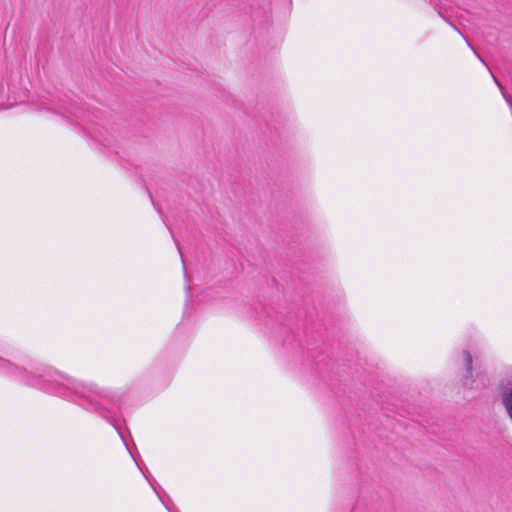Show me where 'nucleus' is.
Segmentation results:
<instances>
[{
	"instance_id": "2",
	"label": "nucleus",
	"mask_w": 512,
	"mask_h": 512,
	"mask_svg": "<svg viewBox=\"0 0 512 512\" xmlns=\"http://www.w3.org/2000/svg\"><path fill=\"white\" fill-rule=\"evenodd\" d=\"M39 109L60 114L67 118L73 116L76 124L82 126L92 139L104 146H109L104 135L106 129L98 122L100 119L98 112H90L77 103H66L63 99H60L57 103L54 100L42 101Z\"/></svg>"
},
{
	"instance_id": "7",
	"label": "nucleus",
	"mask_w": 512,
	"mask_h": 512,
	"mask_svg": "<svg viewBox=\"0 0 512 512\" xmlns=\"http://www.w3.org/2000/svg\"><path fill=\"white\" fill-rule=\"evenodd\" d=\"M474 53L477 55V58H479L482 62H484V61L481 59L480 55H478V54L476 53V51H474Z\"/></svg>"
},
{
	"instance_id": "4",
	"label": "nucleus",
	"mask_w": 512,
	"mask_h": 512,
	"mask_svg": "<svg viewBox=\"0 0 512 512\" xmlns=\"http://www.w3.org/2000/svg\"><path fill=\"white\" fill-rule=\"evenodd\" d=\"M493 79H494L495 83L497 84V86L499 87V89L501 90V93H502L505 101L507 102V104L509 105L510 109L512 110V98H511V96L508 95L505 92L504 86L499 82V80L495 76H493Z\"/></svg>"
},
{
	"instance_id": "3",
	"label": "nucleus",
	"mask_w": 512,
	"mask_h": 512,
	"mask_svg": "<svg viewBox=\"0 0 512 512\" xmlns=\"http://www.w3.org/2000/svg\"><path fill=\"white\" fill-rule=\"evenodd\" d=\"M465 367H466V376L464 381V386L473 388V381L470 380L472 377V356L468 351L463 352Z\"/></svg>"
},
{
	"instance_id": "1",
	"label": "nucleus",
	"mask_w": 512,
	"mask_h": 512,
	"mask_svg": "<svg viewBox=\"0 0 512 512\" xmlns=\"http://www.w3.org/2000/svg\"><path fill=\"white\" fill-rule=\"evenodd\" d=\"M0 375L68 400L84 410L99 416L114 427L127 451L134 461L137 462L134 452L130 448L124 431L120 426V410L127 395L125 389L100 386L93 382H82L50 367L38 369L37 373H31L2 357H0ZM136 464L139 465L138 463ZM138 467L167 510L173 512L166 502V500L168 502L171 501L166 492L163 490L159 491L142 468Z\"/></svg>"
},
{
	"instance_id": "5",
	"label": "nucleus",
	"mask_w": 512,
	"mask_h": 512,
	"mask_svg": "<svg viewBox=\"0 0 512 512\" xmlns=\"http://www.w3.org/2000/svg\"><path fill=\"white\" fill-rule=\"evenodd\" d=\"M171 234H172V237H173V239H174V242H175V244H176V246H177V249H178V251H179V254H180V256H181V259H183L182 252H181V247H180V243H179V241H178L177 239H175L174 234H173V232H172V231H171ZM182 263H183L184 275H185V278L187 279L186 265H185L184 260H182Z\"/></svg>"
},
{
	"instance_id": "6",
	"label": "nucleus",
	"mask_w": 512,
	"mask_h": 512,
	"mask_svg": "<svg viewBox=\"0 0 512 512\" xmlns=\"http://www.w3.org/2000/svg\"><path fill=\"white\" fill-rule=\"evenodd\" d=\"M186 290H187V297H186V306L188 305V302L190 301L191 299V294H190V286L187 285L186 286Z\"/></svg>"
}]
</instances>
